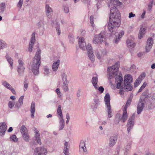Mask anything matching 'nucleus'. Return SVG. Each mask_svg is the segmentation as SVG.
<instances>
[{
    "instance_id": "nucleus-1",
    "label": "nucleus",
    "mask_w": 155,
    "mask_h": 155,
    "mask_svg": "<svg viewBox=\"0 0 155 155\" xmlns=\"http://www.w3.org/2000/svg\"><path fill=\"white\" fill-rule=\"evenodd\" d=\"M121 4V2L119 1L110 0L109 6H111L110 10V15L109 22L108 25V28L110 32V35H115L114 42L117 43L119 40L124 35V31H122L117 35H116V31L117 28L120 25L121 17L120 12L118 11L116 7Z\"/></svg>"
},
{
    "instance_id": "nucleus-2",
    "label": "nucleus",
    "mask_w": 155,
    "mask_h": 155,
    "mask_svg": "<svg viewBox=\"0 0 155 155\" xmlns=\"http://www.w3.org/2000/svg\"><path fill=\"white\" fill-rule=\"evenodd\" d=\"M120 67V64L119 61H117L113 66L108 67L107 71L109 73L110 76L112 77L115 76V81L117 83L116 87L119 89L122 83L123 82V80L122 76L120 75H117V72Z\"/></svg>"
},
{
    "instance_id": "nucleus-3",
    "label": "nucleus",
    "mask_w": 155,
    "mask_h": 155,
    "mask_svg": "<svg viewBox=\"0 0 155 155\" xmlns=\"http://www.w3.org/2000/svg\"><path fill=\"white\" fill-rule=\"evenodd\" d=\"M38 49L32 62L31 66L32 72L35 75H37L39 73V69L41 63V50L39 48L38 45L37 46Z\"/></svg>"
},
{
    "instance_id": "nucleus-4",
    "label": "nucleus",
    "mask_w": 155,
    "mask_h": 155,
    "mask_svg": "<svg viewBox=\"0 0 155 155\" xmlns=\"http://www.w3.org/2000/svg\"><path fill=\"white\" fill-rule=\"evenodd\" d=\"M78 43L80 48L83 50H85L86 49L87 50L89 58L92 61H94L95 57L93 54L92 47L91 44H88L86 47V44L84 41V39L82 37L79 38Z\"/></svg>"
},
{
    "instance_id": "nucleus-5",
    "label": "nucleus",
    "mask_w": 155,
    "mask_h": 155,
    "mask_svg": "<svg viewBox=\"0 0 155 155\" xmlns=\"http://www.w3.org/2000/svg\"><path fill=\"white\" fill-rule=\"evenodd\" d=\"M143 102L145 101L146 98H148V100L151 101V103L149 106H148L149 109H152L155 107V94H148L146 95L145 92L143 93L142 96L140 97Z\"/></svg>"
},
{
    "instance_id": "nucleus-6",
    "label": "nucleus",
    "mask_w": 155,
    "mask_h": 155,
    "mask_svg": "<svg viewBox=\"0 0 155 155\" xmlns=\"http://www.w3.org/2000/svg\"><path fill=\"white\" fill-rule=\"evenodd\" d=\"M124 87L126 88V91H129L132 90L133 86L131 83L133 81L132 76L130 74L125 75L124 78Z\"/></svg>"
},
{
    "instance_id": "nucleus-7",
    "label": "nucleus",
    "mask_w": 155,
    "mask_h": 155,
    "mask_svg": "<svg viewBox=\"0 0 155 155\" xmlns=\"http://www.w3.org/2000/svg\"><path fill=\"white\" fill-rule=\"evenodd\" d=\"M106 32L105 31L101 32L99 35H96L94 38L93 42L95 44H100L104 41L105 35Z\"/></svg>"
},
{
    "instance_id": "nucleus-8",
    "label": "nucleus",
    "mask_w": 155,
    "mask_h": 155,
    "mask_svg": "<svg viewBox=\"0 0 155 155\" xmlns=\"http://www.w3.org/2000/svg\"><path fill=\"white\" fill-rule=\"evenodd\" d=\"M135 114H133L129 118L127 124V130L129 133L132 129L133 128L134 124V119L135 118Z\"/></svg>"
},
{
    "instance_id": "nucleus-9",
    "label": "nucleus",
    "mask_w": 155,
    "mask_h": 155,
    "mask_svg": "<svg viewBox=\"0 0 155 155\" xmlns=\"http://www.w3.org/2000/svg\"><path fill=\"white\" fill-rule=\"evenodd\" d=\"M47 150L43 147H37L35 148L34 155H45Z\"/></svg>"
},
{
    "instance_id": "nucleus-10",
    "label": "nucleus",
    "mask_w": 155,
    "mask_h": 155,
    "mask_svg": "<svg viewBox=\"0 0 155 155\" xmlns=\"http://www.w3.org/2000/svg\"><path fill=\"white\" fill-rule=\"evenodd\" d=\"M35 32L32 33L31 36L30 40L28 45V50L29 52H31L32 51L33 45H34L35 41Z\"/></svg>"
},
{
    "instance_id": "nucleus-11",
    "label": "nucleus",
    "mask_w": 155,
    "mask_h": 155,
    "mask_svg": "<svg viewBox=\"0 0 155 155\" xmlns=\"http://www.w3.org/2000/svg\"><path fill=\"white\" fill-rule=\"evenodd\" d=\"M153 44V39L152 38H149L147 41L145 47L146 51L147 52H149L152 47Z\"/></svg>"
},
{
    "instance_id": "nucleus-12",
    "label": "nucleus",
    "mask_w": 155,
    "mask_h": 155,
    "mask_svg": "<svg viewBox=\"0 0 155 155\" xmlns=\"http://www.w3.org/2000/svg\"><path fill=\"white\" fill-rule=\"evenodd\" d=\"M45 14L48 18H51L53 15V11L49 5L46 4L45 7Z\"/></svg>"
},
{
    "instance_id": "nucleus-13",
    "label": "nucleus",
    "mask_w": 155,
    "mask_h": 155,
    "mask_svg": "<svg viewBox=\"0 0 155 155\" xmlns=\"http://www.w3.org/2000/svg\"><path fill=\"white\" fill-rule=\"evenodd\" d=\"M144 106V102L141 98L139 100L137 109V113L138 114H140L142 111Z\"/></svg>"
},
{
    "instance_id": "nucleus-14",
    "label": "nucleus",
    "mask_w": 155,
    "mask_h": 155,
    "mask_svg": "<svg viewBox=\"0 0 155 155\" xmlns=\"http://www.w3.org/2000/svg\"><path fill=\"white\" fill-rule=\"evenodd\" d=\"M79 151L81 153H84L86 154L87 153L85 142L83 140H81L80 141L79 145Z\"/></svg>"
},
{
    "instance_id": "nucleus-15",
    "label": "nucleus",
    "mask_w": 155,
    "mask_h": 155,
    "mask_svg": "<svg viewBox=\"0 0 155 155\" xmlns=\"http://www.w3.org/2000/svg\"><path fill=\"white\" fill-rule=\"evenodd\" d=\"M24 97V96H21L19 99L18 101L15 104L14 108L16 110L19 109L21 105L23 104Z\"/></svg>"
},
{
    "instance_id": "nucleus-16",
    "label": "nucleus",
    "mask_w": 155,
    "mask_h": 155,
    "mask_svg": "<svg viewBox=\"0 0 155 155\" xmlns=\"http://www.w3.org/2000/svg\"><path fill=\"white\" fill-rule=\"evenodd\" d=\"M106 54V51L104 48L100 49L99 51L96 53V55L97 58L100 59Z\"/></svg>"
},
{
    "instance_id": "nucleus-17",
    "label": "nucleus",
    "mask_w": 155,
    "mask_h": 155,
    "mask_svg": "<svg viewBox=\"0 0 155 155\" xmlns=\"http://www.w3.org/2000/svg\"><path fill=\"white\" fill-rule=\"evenodd\" d=\"M117 136L118 135L117 134H114L110 137L109 143L110 147H113L115 145L117 140Z\"/></svg>"
},
{
    "instance_id": "nucleus-18",
    "label": "nucleus",
    "mask_w": 155,
    "mask_h": 155,
    "mask_svg": "<svg viewBox=\"0 0 155 155\" xmlns=\"http://www.w3.org/2000/svg\"><path fill=\"white\" fill-rule=\"evenodd\" d=\"M94 102L92 104L91 107L93 110L95 111L98 106L100 104V101L99 99L95 98L94 99Z\"/></svg>"
},
{
    "instance_id": "nucleus-19",
    "label": "nucleus",
    "mask_w": 155,
    "mask_h": 155,
    "mask_svg": "<svg viewBox=\"0 0 155 155\" xmlns=\"http://www.w3.org/2000/svg\"><path fill=\"white\" fill-rule=\"evenodd\" d=\"M34 132L35 134V140L37 141V143L38 144L40 145L41 144V141L39 131L35 128L34 130Z\"/></svg>"
},
{
    "instance_id": "nucleus-20",
    "label": "nucleus",
    "mask_w": 155,
    "mask_h": 155,
    "mask_svg": "<svg viewBox=\"0 0 155 155\" xmlns=\"http://www.w3.org/2000/svg\"><path fill=\"white\" fill-rule=\"evenodd\" d=\"M7 129V126L5 122L3 123L0 126V135H4Z\"/></svg>"
},
{
    "instance_id": "nucleus-21",
    "label": "nucleus",
    "mask_w": 155,
    "mask_h": 155,
    "mask_svg": "<svg viewBox=\"0 0 155 155\" xmlns=\"http://www.w3.org/2000/svg\"><path fill=\"white\" fill-rule=\"evenodd\" d=\"M104 102L106 107L110 106V96L109 93H107L104 97Z\"/></svg>"
},
{
    "instance_id": "nucleus-22",
    "label": "nucleus",
    "mask_w": 155,
    "mask_h": 155,
    "mask_svg": "<svg viewBox=\"0 0 155 155\" xmlns=\"http://www.w3.org/2000/svg\"><path fill=\"white\" fill-rule=\"evenodd\" d=\"M127 110H123L122 116H121V119L123 123L125 122L127 118Z\"/></svg>"
},
{
    "instance_id": "nucleus-23",
    "label": "nucleus",
    "mask_w": 155,
    "mask_h": 155,
    "mask_svg": "<svg viewBox=\"0 0 155 155\" xmlns=\"http://www.w3.org/2000/svg\"><path fill=\"white\" fill-rule=\"evenodd\" d=\"M98 82V78L97 77H93L91 80V82L93 85L95 89L97 88V82Z\"/></svg>"
},
{
    "instance_id": "nucleus-24",
    "label": "nucleus",
    "mask_w": 155,
    "mask_h": 155,
    "mask_svg": "<svg viewBox=\"0 0 155 155\" xmlns=\"http://www.w3.org/2000/svg\"><path fill=\"white\" fill-rule=\"evenodd\" d=\"M35 104L34 102H32L31 106V116L32 118L34 117V114L35 111Z\"/></svg>"
},
{
    "instance_id": "nucleus-25",
    "label": "nucleus",
    "mask_w": 155,
    "mask_h": 155,
    "mask_svg": "<svg viewBox=\"0 0 155 155\" xmlns=\"http://www.w3.org/2000/svg\"><path fill=\"white\" fill-rule=\"evenodd\" d=\"M60 60L58 59L56 62H54L53 63L52 66V68L53 71H55L57 70L60 64Z\"/></svg>"
},
{
    "instance_id": "nucleus-26",
    "label": "nucleus",
    "mask_w": 155,
    "mask_h": 155,
    "mask_svg": "<svg viewBox=\"0 0 155 155\" xmlns=\"http://www.w3.org/2000/svg\"><path fill=\"white\" fill-rule=\"evenodd\" d=\"M127 46L132 48H134L135 45L134 41L129 39L127 40Z\"/></svg>"
},
{
    "instance_id": "nucleus-27",
    "label": "nucleus",
    "mask_w": 155,
    "mask_h": 155,
    "mask_svg": "<svg viewBox=\"0 0 155 155\" xmlns=\"http://www.w3.org/2000/svg\"><path fill=\"white\" fill-rule=\"evenodd\" d=\"M145 33V29L144 28H141L140 29L138 35V38L141 39Z\"/></svg>"
},
{
    "instance_id": "nucleus-28",
    "label": "nucleus",
    "mask_w": 155,
    "mask_h": 155,
    "mask_svg": "<svg viewBox=\"0 0 155 155\" xmlns=\"http://www.w3.org/2000/svg\"><path fill=\"white\" fill-rule=\"evenodd\" d=\"M59 130H62L64 126L65 123L64 121L63 118H59Z\"/></svg>"
},
{
    "instance_id": "nucleus-29",
    "label": "nucleus",
    "mask_w": 155,
    "mask_h": 155,
    "mask_svg": "<svg viewBox=\"0 0 155 155\" xmlns=\"http://www.w3.org/2000/svg\"><path fill=\"white\" fill-rule=\"evenodd\" d=\"M121 120V115L119 114H117L115 117L114 120L115 124H119L120 120Z\"/></svg>"
},
{
    "instance_id": "nucleus-30",
    "label": "nucleus",
    "mask_w": 155,
    "mask_h": 155,
    "mask_svg": "<svg viewBox=\"0 0 155 155\" xmlns=\"http://www.w3.org/2000/svg\"><path fill=\"white\" fill-rule=\"evenodd\" d=\"M131 145L132 143L131 142H129L128 143L125 147V154H126V153H128V151H129L131 149Z\"/></svg>"
},
{
    "instance_id": "nucleus-31",
    "label": "nucleus",
    "mask_w": 155,
    "mask_h": 155,
    "mask_svg": "<svg viewBox=\"0 0 155 155\" xmlns=\"http://www.w3.org/2000/svg\"><path fill=\"white\" fill-rule=\"evenodd\" d=\"M57 114L60 117L59 118H63V115L62 113V110L61 109V106L59 105L58 107L57 110Z\"/></svg>"
},
{
    "instance_id": "nucleus-32",
    "label": "nucleus",
    "mask_w": 155,
    "mask_h": 155,
    "mask_svg": "<svg viewBox=\"0 0 155 155\" xmlns=\"http://www.w3.org/2000/svg\"><path fill=\"white\" fill-rule=\"evenodd\" d=\"M5 58L10 66L11 67H12L13 64V61L12 59L9 56L8 54H6L5 56Z\"/></svg>"
},
{
    "instance_id": "nucleus-33",
    "label": "nucleus",
    "mask_w": 155,
    "mask_h": 155,
    "mask_svg": "<svg viewBox=\"0 0 155 155\" xmlns=\"http://www.w3.org/2000/svg\"><path fill=\"white\" fill-rule=\"evenodd\" d=\"M23 139L26 142H28L29 140V135L27 132L22 134Z\"/></svg>"
},
{
    "instance_id": "nucleus-34",
    "label": "nucleus",
    "mask_w": 155,
    "mask_h": 155,
    "mask_svg": "<svg viewBox=\"0 0 155 155\" xmlns=\"http://www.w3.org/2000/svg\"><path fill=\"white\" fill-rule=\"evenodd\" d=\"M5 4L4 2H2L0 4V15L2 14L5 10Z\"/></svg>"
},
{
    "instance_id": "nucleus-35",
    "label": "nucleus",
    "mask_w": 155,
    "mask_h": 155,
    "mask_svg": "<svg viewBox=\"0 0 155 155\" xmlns=\"http://www.w3.org/2000/svg\"><path fill=\"white\" fill-rule=\"evenodd\" d=\"M107 109V116L108 118H111L113 116V114L112 113L111 109L110 106L106 107Z\"/></svg>"
},
{
    "instance_id": "nucleus-36",
    "label": "nucleus",
    "mask_w": 155,
    "mask_h": 155,
    "mask_svg": "<svg viewBox=\"0 0 155 155\" xmlns=\"http://www.w3.org/2000/svg\"><path fill=\"white\" fill-rule=\"evenodd\" d=\"M25 68H17V71L18 72V74L20 76L24 74Z\"/></svg>"
},
{
    "instance_id": "nucleus-37",
    "label": "nucleus",
    "mask_w": 155,
    "mask_h": 155,
    "mask_svg": "<svg viewBox=\"0 0 155 155\" xmlns=\"http://www.w3.org/2000/svg\"><path fill=\"white\" fill-rule=\"evenodd\" d=\"M2 85L5 87L6 88L9 89L11 87V86H12L10 84H9L6 81H2Z\"/></svg>"
},
{
    "instance_id": "nucleus-38",
    "label": "nucleus",
    "mask_w": 155,
    "mask_h": 155,
    "mask_svg": "<svg viewBox=\"0 0 155 155\" xmlns=\"http://www.w3.org/2000/svg\"><path fill=\"white\" fill-rule=\"evenodd\" d=\"M63 88L65 91H67L68 90V85L67 83H65V82L63 83Z\"/></svg>"
},
{
    "instance_id": "nucleus-39",
    "label": "nucleus",
    "mask_w": 155,
    "mask_h": 155,
    "mask_svg": "<svg viewBox=\"0 0 155 155\" xmlns=\"http://www.w3.org/2000/svg\"><path fill=\"white\" fill-rule=\"evenodd\" d=\"M131 101V99L129 98L127 101V103L124 106V109L127 110L128 107L130 105Z\"/></svg>"
},
{
    "instance_id": "nucleus-40",
    "label": "nucleus",
    "mask_w": 155,
    "mask_h": 155,
    "mask_svg": "<svg viewBox=\"0 0 155 155\" xmlns=\"http://www.w3.org/2000/svg\"><path fill=\"white\" fill-rule=\"evenodd\" d=\"M21 133L22 134L27 132V129L25 126L22 125L20 129Z\"/></svg>"
},
{
    "instance_id": "nucleus-41",
    "label": "nucleus",
    "mask_w": 155,
    "mask_h": 155,
    "mask_svg": "<svg viewBox=\"0 0 155 155\" xmlns=\"http://www.w3.org/2000/svg\"><path fill=\"white\" fill-rule=\"evenodd\" d=\"M6 46V43L4 41L0 40V49H3Z\"/></svg>"
},
{
    "instance_id": "nucleus-42",
    "label": "nucleus",
    "mask_w": 155,
    "mask_h": 155,
    "mask_svg": "<svg viewBox=\"0 0 155 155\" xmlns=\"http://www.w3.org/2000/svg\"><path fill=\"white\" fill-rule=\"evenodd\" d=\"M18 62L19 65L17 67V68H25L24 67V63L22 60L19 59L18 61Z\"/></svg>"
},
{
    "instance_id": "nucleus-43",
    "label": "nucleus",
    "mask_w": 155,
    "mask_h": 155,
    "mask_svg": "<svg viewBox=\"0 0 155 155\" xmlns=\"http://www.w3.org/2000/svg\"><path fill=\"white\" fill-rule=\"evenodd\" d=\"M8 107L10 109H12L13 107L15 106V104L13 101H9L8 103Z\"/></svg>"
},
{
    "instance_id": "nucleus-44",
    "label": "nucleus",
    "mask_w": 155,
    "mask_h": 155,
    "mask_svg": "<svg viewBox=\"0 0 155 155\" xmlns=\"http://www.w3.org/2000/svg\"><path fill=\"white\" fill-rule=\"evenodd\" d=\"M68 142H66L64 143V147L63 149V152L69 151V150L68 149Z\"/></svg>"
},
{
    "instance_id": "nucleus-45",
    "label": "nucleus",
    "mask_w": 155,
    "mask_h": 155,
    "mask_svg": "<svg viewBox=\"0 0 155 155\" xmlns=\"http://www.w3.org/2000/svg\"><path fill=\"white\" fill-rule=\"evenodd\" d=\"M119 88L120 89L119 93L120 95H122L124 94V92H123V89H124L125 90H126V91H126V88H125V87H124V85H121V87H120Z\"/></svg>"
},
{
    "instance_id": "nucleus-46",
    "label": "nucleus",
    "mask_w": 155,
    "mask_h": 155,
    "mask_svg": "<svg viewBox=\"0 0 155 155\" xmlns=\"http://www.w3.org/2000/svg\"><path fill=\"white\" fill-rule=\"evenodd\" d=\"M147 85V83L146 82H144L143 84L141 86L140 88L139 89L138 92L139 93L141 92L146 87Z\"/></svg>"
},
{
    "instance_id": "nucleus-47",
    "label": "nucleus",
    "mask_w": 155,
    "mask_h": 155,
    "mask_svg": "<svg viewBox=\"0 0 155 155\" xmlns=\"http://www.w3.org/2000/svg\"><path fill=\"white\" fill-rule=\"evenodd\" d=\"M153 1H151L150 2V3L148 4V8L147 9L149 11H150L153 5Z\"/></svg>"
},
{
    "instance_id": "nucleus-48",
    "label": "nucleus",
    "mask_w": 155,
    "mask_h": 155,
    "mask_svg": "<svg viewBox=\"0 0 155 155\" xmlns=\"http://www.w3.org/2000/svg\"><path fill=\"white\" fill-rule=\"evenodd\" d=\"M10 138L15 142H16L18 141V138L15 135H13L10 137Z\"/></svg>"
},
{
    "instance_id": "nucleus-49",
    "label": "nucleus",
    "mask_w": 155,
    "mask_h": 155,
    "mask_svg": "<svg viewBox=\"0 0 155 155\" xmlns=\"http://www.w3.org/2000/svg\"><path fill=\"white\" fill-rule=\"evenodd\" d=\"M96 89L98 90L100 93H102L104 91V88L102 86H100L98 87V86L97 85V88Z\"/></svg>"
},
{
    "instance_id": "nucleus-50",
    "label": "nucleus",
    "mask_w": 155,
    "mask_h": 155,
    "mask_svg": "<svg viewBox=\"0 0 155 155\" xmlns=\"http://www.w3.org/2000/svg\"><path fill=\"white\" fill-rule=\"evenodd\" d=\"M56 25V30L58 32V35H59L61 33V31L59 28L60 26L58 23H57Z\"/></svg>"
},
{
    "instance_id": "nucleus-51",
    "label": "nucleus",
    "mask_w": 155,
    "mask_h": 155,
    "mask_svg": "<svg viewBox=\"0 0 155 155\" xmlns=\"http://www.w3.org/2000/svg\"><path fill=\"white\" fill-rule=\"evenodd\" d=\"M94 17L93 16L91 15L90 17V21L92 27H93L94 25V22H93Z\"/></svg>"
},
{
    "instance_id": "nucleus-52",
    "label": "nucleus",
    "mask_w": 155,
    "mask_h": 155,
    "mask_svg": "<svg viewBox=\"0 0 155 155\" xmlns=\"http://www.w3.org/2000/svg\"><path fill=\"white\" fill-rule=\"evenodd\" d=\"M140 80L137 79L134 83V87H137L140 84Z\"/></svg>"
},
{
    "instance_id": "nucleus-53",
    "label": "nucleus",
    "mask_w": 155,
    "mask_h": 155,
    "mask_svg": "<svg viewBox=\"0 0 155 155\" xmlns=\"http://www.w3.org/2000/svg\"><path fill=\"white\" fill-rule=\"evenodd\" d=\"M69 38L70 41L71 43H73L74 41V36L73 35H69Z\"/></svg>"
},
{
    "instance_id": "nucleus-54",
    "label": "nucleus",
    "mask_w": 155,
    "mask_h": 155,
    "mask_svg": "<svg viewBox=\"0 0 155 155\" xmlns=\"http://www.w3.org/2000/svg\"><path fill=\"white\" fill-rule=\"evenodd\" d=\"M62 80L64 82L67 81V76L65 73H64L62 74Z\"/></svg>"
},
{
    "instance_id": "nucleus-55",
    "label": "nucleus",
    "mask_w": 155,
    "mask_h": 155,
    "mask_svg": "<svg viewBox=\"0 0 155 155\" xmlns=\"http://www.w3.org/2000/svg\"><path fill=\"white\" fill-rule=\"evenodd\" d=\"M45 74H48L49 73V69L46 67H45L44 68Z\"/></svg>"
},
{
    "instance_id": "nucleus-56",
    "label": "nucleus",
    "mask_w": 155,
    "mask_h": 155,
    "mask_svg": "<svg viewBox=\"0 0 155 155\" xmlns=\"http://www.w3.org/2000/svg\"><path fill=\"white\" fill-rule=\"evenodd\" d=\"M23 0H19V2L18 4V7L21 8L22 5Z\"/></svg>"
},
{
    "instance_id": "nucleus-57",
    "label": "nucleus",
    "mask_w": 155,
    "mask_h": 155,
    "mask_svg": "<svg viewBox=\"0 0 155 155\" xmlns=\"http://www.w3.org/2000/svg\"><path fill=\"white\" fill-rule=\"evenodd\" d=\"M9 90H10L13 94H16V93L15 92V90L12 87V86H11L10 89Z\"/></svg>"
},
{
    "instance_id": "nucleus-58",
    "label": "nucleus",
    "mask_w": 155,
    "mask_h": 155,
    "mask_svg": "<svg viewBox=\"0 0 155 155\" xmlns=\"http://www.w3.org/2000/svg\"><path fill=\"white\" fill-rule=\"evenodd\" d=\"M24 87L25 89H24V91H25L26 89H27L28 87V83H26V82H24Z\"/></svg>"
},
{
    "instance_id": "nucleus-59",
    "label": "nucleus",
    "mask_w": 155,
    "mask_h": 155,
    "mask_svg": "<svg viewBox=\"0 0 155 155\" xmlns=\"http://www.w3.org/2000/svg\"><path fill=\"white\" fill-rule=\"evenodd\" d=\"M64 11L65 12L68 13L69 12V10L68 7L67 6H65L64 8Z\"/></svg>"
},
{
    "instance_id": "nucleus-60",
    "label": "nucleus",
    "mask_w": 155,
    "mask_h": 155,
    "mask_svg": "<svg viewBox=\"0 0 155 155\" xmlns=\"http://www.w3.org/2000/svg\"><path fill=\"white\" fill-rule=\"evenodd\" d=\"M135 16V14H133L132 12H131L129 14V18H131L132 17H134Z\"/></svg>"
},
{
    "instance_id": "nucleus-61",
    "label": "nucleus",
    "mask_w": 155,
    "mask_h": 155,
    "mask_svg": "<svg viewBox=\"0 0 155 155\" xmlns=\"http://www.w3.org/2000/svg\"><path fill=\"white\" fill-rule=\"evenodd\" d=\"M56 92L58 95H60V94L61 93L60 89L59 88H57L55 90Z\"/></svg>"
},
{
    "instance_id": "nucleus-62",
    "label": "nucleus",
    "mask_w": 155,
    "mask_h": 155,
    "mask_svg": "<svg viewBox=\"0 0 155 155\" xmlns=\"http://www.w3.org/2000/svg\"><path fill=\"white\" fill-rule=\"evenodd\" d=\"M146 13V11L144 10L143 11V13L141 15V18H144V16Z\"/></svg>"
},
{
    "instance_id": "nucleus-63",
    "label": "nucleus",
    "mask_w": 155,
    "mask_h": 155,
    "mask_svg": "<svg viewBox=\"0 0 155 155\" xmlns=\"http://www.w3.org/2000/svg\"><path fill=\"white\" fill-rule=\"evenodd\" d=\"M80 94H81V91L80 90H78V91L77 93V96L78 97H79L81 95H80Z\"/></svg>"
},
{
    "instance_id": "nucleus-64",
    "label": "nucleus",
    "mask_w": 155,
    "mask_h": 155,
    "mask_svg": "<svg viewBox=\"0 0 155 155\" xmlns=\"http://www.w3.org/2000/svg\"><path fill=\"white\" fill-rule=\"evenodd\" d=\"M66 118L67 120H69L70 118V115L68 113H67L66 114Z\"/></svg>"
}]
</instances>
